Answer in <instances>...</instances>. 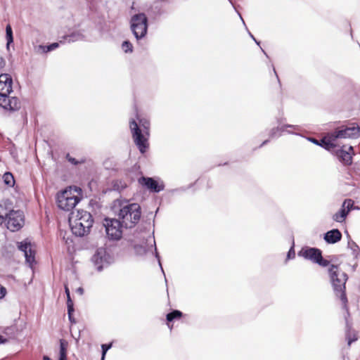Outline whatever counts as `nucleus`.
Returning a JSON list of instances; mask_svg holds the SVG:
<instances>
[{
  "label": "nucleus",
  "instance_id": "obj_1",
  "mask_svg": "<svg viewBox=\"0 0 360 360\" xmlns=\"http://www.w3.org/2000/svg\"><path fill=\"white\" fill-rule=\"evenodd\" d=\"M13 79L9 74L0 75V106L4 110L15 112L20 110L21 103L18 98L10 97Z\"/></svg>",
  "mask_w": 360,
  "mask_h": 360
},
{
  "label": "nucleus",
  "instance_id": "obj_2",
  "mask_svg": "<svg viewBox=\"0 0 360 360\" xmlns=\"http://www.w3.org/2000/svg\"><path fill=\"white\" fill-rule=\"evenodd\" d=\"M91 214L84 210L72 212L69 215V224L73 234L77 236H84L90 231L93 225Z\"/></svg>",
  "mask_w": 360,
  "mask_h": 360
},
{
  "label": "nucleus",
  "instance_id": "obj_3",
  "mask_svg": "<svg viewBox=\"0 0 360 360\" xmlns=\"http://www.w3.org/2000/svg\"><path fill=\"white\" fill-rule=\"evenodd\" d=\"M139 124L132 120L129 122L134 141L141 153L143 154L148 147V137L150 134V122L145 118L139 119Z\"/></svg>",
  "mask_w": 360,
  "mask_h": 360
},
{
  "label": "nucleus",
  "instance_id": "obj_4",
  "mask_svg": "<svg viewBox=\"0 0 360 360\" xmlns=\"http://www.w3.org/2000/svg\"><path fill=\"white\" fill-rule=\"evenodd\" d=\"M328 272L336 296L340 297L343 307L347 309V298L345 293V284L348 279L347 274L340 271L338 266L334 264L330 266Z\"/></svg>",
  "mask_w": 360,
  "mask_h": 360
},
{
  "label": "nucleus",
  "instance_id": "obj_5",
  "mask_svg": "<svg viewBox=\"0 0 360 360\" xmlns=\"http://www.w3.org/2000/svg\"><path fill=\"white\" fill-rule=\"evenodd\" d=\"M118 212L119 219L125 228L134 227L140 220L141 216V206L138 203L120 204Z\"/></svg>",
  "mask_w": 360,
  "mask_h": 360
},
{
  "label": "nucleus",
  "instance_id": "obj_6",
  "mask_svg": "<svg viewBox=\"0 0 360 360\" xmlns=\"http://www.w3.org/2000/svg\"><path fill=\"white\" fill-rule=\"evenodd\" d=\"M81 192L80 188L70 186L58 193L56 196L58 207L65 211L72 210L81 200Z\"/></svg>",
  "mask_w": 360,
  "mask_h": 360
},
{
  "label": "nucleus",
  "instance_id": "obj_7",
  "mask_svg": "<svg viewBox=\"0 0 360 360\" xmlns=\"http://www.w3.org/2000/svg\"><path fill=\"white\" fill-rule=\"evenodd\" d=\"M130 27L132 33L136 39L143 38L148 30V18L146 15L143 13H138L134 15L131 18Z\"/></svg>",
  "mask_w": 360,
  "mask_h": 360
},
{
  "label": "nucleus",
  "instance_id": "obj_8",
  "mask_svg": "<svg viewBox=\"0 0 360 360\" xmlns=\"http://www.w3.org/2000/svg\"><path fill=\"white\" fill-rule=\"evenodd\" d=\"M114 262L113 256L105 248L96 249L91 257V262L98 271L109 266Z\"/></svg>",
  "mask_w": 360,
  "mask_h": 360
},
{
  "label": "nucleus",
  "instance_id": "obj_9",
  "mask_svg": "<svg viewBox=\"0 0 360 360\" xmlns=\"http://www.w3.org/2000/svg\"><path fill=\"white\" fill-rule=\"evenodd\" d=\"M298 255L321 266H327L330 263L328 260L323 258L321 251L316 248H302Z\"/></svg>",
  "mask_w": 360,
  "mask_h": 360
},
{
  "label": "nucleus",
  "instance_id": "obj_10",
  "mask_svg": "<svg viewBox=\"0 0 360 360\" xmlns=\"http://www.w3.org/2000/svg\"><path fill=\"white\" fill-rule=\"evenodd\" d=\"M104 226L108 238L117 240L122 235V227H124L122 221L118 219H105Z\"/></svg>",
  "mask_w": 360,
  "mask_h": 360
},
{
  "label": "nucleus",
  "instance_id": "obj_11",
  "mask_svg": "<svg viewBox=\"0 0 360 360\" xmlns=\"http://www.w3.org/2000/svg\"><path fill=\"white\" fill-rule=\"evenodd\" d=\"M6 226L11 231L20 229L25 222L24 214L20 210H11L6 214Z\"/></svg>",
  "mask_w": 360,
  "mask_h": 360
},
{
  "label": "nucleus",
  "instance_id": "obj_12",
  "mask_svg": "<svg viewBox=\"0 0 360 360\" xmlns=\"http://www.w3.org/2000/svg\"><path fill=\"white\" fill-rule=\"evenodd\" d=\"M18 248L24 253L25 262L28 266L32 269L36 263L35 254L36 251L33 248V245L27 239L17 243Z\"/></svg>",
  "mask_w": 360,
  "mask_h": 360
},
{
  "label": "nucleus",
  "instance_id": "obj_13",
  "mask_svg": "<svg viewBox=\"0 0 360 360\" xmlns=\"http://www.w3.org/2000/svg\"><path fill=\"white\" fill-rule=\"evenodd\" d=\"M360 136V128L356 126L342 127L333 131V139H356Z\"/></svg>",
  "mask_w": 360,
  "mask_h": 360
},
{
  "label": "nucleus",
  "instance_id": "obj_14",
  "mask_svg": "<svg viewBox=\"0 0 360 360\" xmlns=\"http://www.w3.org/2000/svg\"><path fill=\"white\" fill-rule=\"evenodd\" d=\"M139 183L153 193H159L164 190L165 184L152 177L142 176L139 178Z\"/></svg>",
  "mask_w": 360,
  "mask_h": 360
},
{
  "label": "nucleus",
  "instance_id": "obj_15",
  "mask_svg": "<svg viewBox=\"0 0 360 360\" xmlns=\"http://www.w3.org/2000/svg\"><path fill=\"white\" fill-rule=\"evenodd\" d=\"M353 147L343 146L337 151V156L339 160L345 165H350L352 163V155H354Z\"/></svg>",
  "mask_w": 360,
  "mask_h": 360
},
{
  "label": "nucleus",
  "instance_id": "obj_16",
  "mask_svg": "<svg viewBox=\"0 0 360 360\" xmlns=\"http://www.w3.org/2000/svg\"><path fill=\"white\" fill-rule=\"evenodd\" d=\"M288 129H293L295 131H300V127L298 125L292 124H284L274 127L269 132V136L272 139L278 137L283 132H287L288 134H293L294 132Z\"/></svg>",
  "mask_w": 360,
  "mask_h": 360
},
{
  "label": "nucleus",
  "instance_id": "obj_17",
  "mask_svg": "<svg viewBox=\"0 0 360 360\" xmlns=\"http://www.w3.org/2000/svg\"><path fill=\"white\" fill-rule=\"evenodd\" d=\"M323 238L327 243L334 244L339 242L341 240L342 233L338 229H334L327 231L324 234Z\"/></svg>",
  "mask_w": 360,
  "mask_h": 360
},
{
  "label": "nucleus",
  "instance_id": "obj_18",
  "mask_svg": "<svg viewBox=\"0 0 360 360\" xmlns=\"http://www.w3.org/2000/svg\"><path fill=\"white\" fill-rule=\"evenodd\" d=\"M85 38L86 36L84 33V30H75L63 37L64 41H67L68 43L83 41Z\"/></svg>",
  "mask_w": 360,
  "mask_h": 360
},
{
  "label": "nucleus",
  "instance_id": "obj_19",
  "mask_svg": "<svg viewBox=\"0 0 360 360\" xmlns=\"http://www.w3.org/2000/svg\"><path fill=\"white\" fill-rule=\"evenodd\" d=\"M337 139H333V131L321 140L320 146L326 150H330L335 147L334 142Z\"/></svg>",
  "mask_w": 360,
  "mask_h": 360
},
{
  "label": "nucleus",
  "instance_id": "obj_20",
  "mask_svg": "<svg viewBox=\"0 0 360 360\" xmlns=\"http://www.w3.org/2000/svg\"><path fill=\"white\" fill-rule=\"evenodd\" d=\"M182 316V312L179 310H173L172 311L168 313L166 316V319L168 322L167 325L170 330L172 329V325H170L169 323L175 319H179Z\"/></svg>",
  "mask_w": 360,
  "mask_h": 360
},
{
  "label": "nucleus",
  "instance_id": "obj_21",
  "mask_svg": "<svg viewBox=\"0 0 360 360\" xmlns=\"http://www.w3.org/2000/svg\"><path fill=\"white\" fill-rule=\"evenodd\" d=\"M347 216V212L345 208H342L333 215V219L337 222H343Z\"/></svg>",
  "mask_w": 360,
  "mask_h": 360
},
{
  "label": "nucleus",
  "instance_id": "obj_22",
  "mask_svg": "<svg viewBox=\"0 0 360 360\" xmlns=\"http://www.w3.org/2000/svg\"><path fill=\"white\" fill-rule=\"evenodd\" d=\"M127 186V183L122 179H116L112 181V187L114 191L121 192Z\"/></svg>",
  "mask_w": 360,
  "mask_h": 360
},
{
  "label": "nucleus",
  "instance_id": "obj_23",
  "mask_svg": "<svg viewBox=\"0 0 360 360\" xmlns=\"http://www.w3.org/2000/svg\"><path fill=\"white\" fill-rule=\"evenodd\" d=\"M6 48L9 49V46L13 42V30L10 24H8L6 27Z\"/></svg>",
  "mask_w": 360,
  "mask_h": 360
},
{
  "label": "nucleus",
  "instance_id": "obj_24",
  "mask_svg": "<svg viewBox=\"0 0 360 360\" xmlns=\"http://www.w3.org/2000/svg\"><path fill=\"white\" fill-rule=\"evenodd\" d=\"M3 179L5 184L8 186H13L15 184L14 177L10 172H6L3 176Z\"/></svg>",
  "mask_w": 360,
  "mask_h": 360
},
{
  "label": "nucleus",
  "instance_id": "obj_25",
  "mask_svg": "<svg viewBox=\"0 0 360 360\" xmlns=\"http://www.w3.org/2000/svg\"><path fill=\"white\" fill-rule=\"evenodd\" d=\"M354 205V201L351 199H346L344 200L342 208H345L346 212H347V214L352 210Z\"/></svg>",
  "mask_w": 360,
  "mask_h": 360
},
{
  "label": "nucleus",
  "instance_id": "obj_26",
  "mask_svg": "<svg viewBox=\"0 0 360 360\" xmlns=\"http://www.w3.org/2000/svg\"><path fill=\"white\" fill-rule=\"evenodd\" d=\"M59 46V43L55 42L48 46H40V48L43 50V52L47 53L55 50Z\"/></svg>",
  "mask_w": 360,
  "mask_h": 360
},
{
  "label": "nucleus",
  "instance_id": "obj_27",
  "mask_svg": "<svg viewBox=\"0 0 360 360\" xmlns=\"http://www.w3.org/2000/svg\"><path fill=\"white\" fill-rule=\"evenodd\" d=\"M68 342L63 339L60 340L59 354H68Z\"/></svg>",
  "mask_w": 360,
  "mask_h": 360
},
{
  "label": "nucleus",
  "instance_id": "obj_28",
  "mask_svg": "<svg viewBox=\"0 0 360 360\" xmlns=\"http://www.w3.org/2000/svg\"><path fill=\"white\" fill-rule=\"evenodd\" d=\"M122 49L124 53H131L133 51V46L129 41H124L122 43Z\"/></svg>",
  "mask_w": 360,
  "mask_h": 360
},
{
  "label": "nucleus",
  "instance_id": "obj_29",
  "mask_svg": "<svg viewBox=\"0 0 360 360\" xmlns=\"http://www.w3.org/2000/svg\"><path fill=\"white\" fill-rule=\"evenodd\" d=\"M112 347V344H103L101 345V348H102V356H101V360H104L105 359V354H106V352H108V349H110Z\"/></svg>",
  "mask_w": 360,
  "mask_h": 360
},
{
  "label": "nucleus",
  "instance_id": "obj_30",
  "mask_svg": "<svg viewBox=\"0 0 360 360\" xmlns=\"http://www.w3.org/2000/svg\"><path fill=\"white\" fill-rule=\"evenodd\" d=\"M346 338H347V344L349 346L351 345V344L353 342H355L356 340H357V338L355 334H354L352 336V335L350 334V333L347 332V335H346Z\"/></svg>",
  "mask_w": 360,
  "mask_h": 360
},
{
  "label": "nucleus",
  "instance_id": "obj_31",
  "mask_svg": "<svg viewBox=\"0 0 360 360\" xmlns=\"http://www.w3.org/2000/svg\"><path fill=\"white\" fill-rule=\"evenodd\" d=\"M67 307H68V314L69 319L71 322H73L74 321L72 317V313L74 311L73 304L72 305H67Z\"/></svg>",
  "mask_w": 360,
  "mask_h": 360
},
{
  "label": "nucleus",
  "instance_id": "obj_32",
  "mask_svg": "<svg viewBox=\"0 0 360 360\" xmlns=\"http://www.w3.org/2000/svg\"><path fill=\"white\" fill-rule=\"evenodd\" d=\"M66 158L68 160V162H70L71 164L74 165H77L79 163H80V162L77 160L75 158L71 157L69 154L67 155Z\"/></svg>",
  "mask_w": 360,
  "mask_h": 360
},
{
  "label": "nucleus",
  "instance_id": "obj_33",
  "mask_svg": "<svg viewBox=\"0 0 360 360\" xmlns=\"http://www.w3.org/2000/svg\"><path fill=\"white\" fill-rule=\"evenodd\" d=\"M295 251H294V249L292 247L288 252V255H287V258L288 259H291V258H294L295 257Z\"/></svg>",
  "mask_w": 360,
  "mask_h": 360
},
{
  "label": "nucleus",
  "instance_id": "obj_34",
  "mask_svg": "<svg viewBox=\"0 0 360 360\" xmlns=\"http://www.w3.org/2000/svg\"><path fill=\"white\" fill-rule=\"evenodd\" d=\"M154 245H155V241H154ZM155 257L158 259L159 265H160V266L161 268V270H162V273L164 274V270L162 269V264H161V262H160V256L158 255V252H157L156 246H155Z\"/></svg>",
  "mask_w": 360,
  "mask_h": 360
},
{
  "label": "nucleus",
  "instance_id": "obj_35",
  "mask_svg": "<svg viewBox=\"0 0 360 360\" xmlns=\"http://www.w3.org/2000/svg\"><path fill=\"white\" fill-rule=\"evenodd\" d=\"M6 293V289L0 285V299H2L5 297Z\"/></svg>",
  "mask_w": 360,
  "mask_h": 360
},
{
  "label": "nucleus",
  "instance_id": "obj_36",
  "mask_svg": "<svg viewBox=\"0 0 360 360\" xmlns=\"http://www.w3.org/2000/svg\"><path fill=\"white\" fill-rule=\"evenodd\" d=\"M6 65L5 59L0 56V70H2Z\"/></svg>",
  "mask_w": 360,
  "mask_h": 360
},
{
  "label": "nucleus",
  "instance_id": "obj_37",
  "mask_svg": "<svg viewBox=\"0 0 360 360\" xmlns=\"http://www.w3.org/2000/svg\"><path fill=\"white\" fill-rule=\"evenodd\" d=\"M67 354H59L58 360H68L67 359Z\"/></svg>",
  "mask_w": 360,
  "mask_h": 360
},
{
  "label": "nucleus",
  "instance_id": "obj_38",
  "mask_svg": "<svg viewBox=\"0 0 360 360\" xmlns=\"http://www.w3.org/2000/svg\"><path fill=\"white\" fill-rule=\"evenodd\" d=\"M309 140L310 141H311L312 143H314V144L320 146L321 141H319L318 140H316L314 138H310Z\"/></svg>",
  "mask_w": 360,
  "mask_h": 360
},
{
  "label": "nucleus",
  "instance_id": "obj_39",
  "mask_svg": "<svg viewBox=\"0 0 360 360\" xmlns=\"http://www.w3.org/2000/svg\"><path fill=\"white\" fill-rule=\"evenodd\" d=\"M72 304H73V302L71 300L70 296L67 297V305H72Z\"/></svg>",
  "mask_w": 360,
  "mask_h": 360
},
{
  "label": "nucleus",
  "instance_id": "obj_40",
  "mask_svg": "<svg viewBox=\"0 0 360 360\" xmlns=\"http://www.w3.org/2000/svg\"><path fill=\"white\" fill-rule=\"evenodd\" d=\"M249 34H250V37H251V38H252V39L255 41V43H256L258 46H259L260 42H259V41H257V40L254 37V36H253L250 32H249Z\"/></svg>",
  "mask_w": 360,
  "mask_h": 360
},
{
  "label": "nucleus",
  "instance_id": "obj_41",
  "mask_svg": "<svg viewBox=\"0 0 360 360\" xmlns=\"http://www.w3.org/2000/svg\"><path fill=\"white\" fill-rule=\"evenodd\" d=\"M65 294H66L67 297L70 296V290H69L68 287L67 285L65 286Z\"/></svg>",
  "mask_w": 360,
  "mask_h": 360
},
{
  "label": "nucleus",
  "instance_id": "obj_42",
  "mask_svg": "<svg viewBox=\"0 0 360 360\" xmlns=\"http://www.w3.org/2000/svg\"><path fill=\"white\" fill-rule=\"evenodd\" d=\"M6 341V340L2 335H0V344L4 343Z\"/></svg>",
  "mask_w": 360,
  "mask_h": 360
},
{
  "label": "nucleus",
  "instance_id": "obj_43",
  "mask_svg": "<svg viewBox=\"0 0 360 360\" xmlns=\"http://www.w3.org/2000/svg\"><path fill=\"white\" fill-rule=\"evenodd\" d=\"M5 221V219L3 216L0 215V225H1Z\"/></svg>",
  "mask_w": 360,
  "mask_h": 360
},
{
  "label": "nucleus",
  "instance_id": "obj_44",
  "mask_svg": "<svg viewBox=\"0 0 360 360\" xmlns=\"http://www.w3.org/2000/svg\"><path fill=\"white\" fill-rule=\"evenodd\" d=\"M268 142H269V140H265L264 141L262 142V143L261 144L260 146H263L266 145Z\"/></svg>",
  "mask_w": 360,
  "mask_h": 360
},
{
  "label": "nucleus",
  "instance_id": "obj_45",
  "mask_svg": "<svg viewBox=\"0 0 360 360\" xmlns=\"http://www.w3.org/2000/svg\"><path fill=\"white\" fill-rule=\"evenodd\" d=\"M43 360H52V359H50L48 356H44Z\"/></svg>",
  "mask_w": 360,
  "mask_h": 360
},
{
  "label": "nucleus",
  "instance_id": "obj_46",
  "mask_svg": "<svg viewBox=\"0 0 360 360\" xmlns=\"http://www.w3.org/2000/svg\"><path fill=\"white\" fill-rule=\"evenodd\" d=\"M78 291L82 294L83 292V289L82 288H78Z\"/></svg>",
  "mask_w": 360,
  "mask_h": 360
},
{
  "label": "nucleus",
  "instance_id": "obj_47",
  "mask_svg": "<svg viewBox=\"0 0 360 360\" xmlns=\"http://www.w3.org/2000/svg\"><path fill=\"white\" fill-rule=\"evenodd\" d=\"M261 49H262V51L264 53V55H265L266 57H268V55H267V53L264 51V50L263 49H262V48H261Z\"/></svg>",
  "mask_w": 360,
  "mask_h": 360
},
{
  "label": "nucleus",
  "instance_id": "obj_48",
  "mask_svg": "<svg viewBox=\"0 0 360 360\" xmlns=\"http://www.w3.org/2000/svg\"><path fill=\"white\" fill-rule=\"evenodd\" d=\"M274 72L275 75H276V77H278V75H277V74H276V72L275 68H274Z\"/></svg>",
  "mask_w": 360,
  "mask_h": 360
},
{
  "label": "nucleus",
  "instance_id": "obj_49",
  "mask_svg": "<svg viewBox=\"0 0 360 360\" xmlns=\"http://www.w3.org/2000/svg\"><path fill=\"white\" fill-rule=\"evenodd\" d=\"M239 15H240V18H241V20H243V22H244V20H243L242 16H241L240 14H239Z\"/></svg>",
  "mask_w": 360,
  "mask_h": 360
}]
</instances>
